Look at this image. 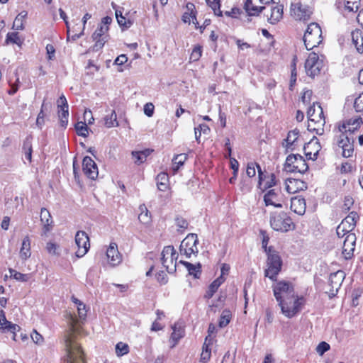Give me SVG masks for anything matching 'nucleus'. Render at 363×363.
I'll list each match as a JSON object with an SVG mask.
<instances>
[{
	"mask_svg": "<svg viewBox=\"0 0 363 363\" xmlns=\"http://www.w3.org/2000/svg\"><path fill=\"white\" fill-rule=\"evenodd\" d=\"M354 204V199L350 196H346L343 201V205L342 206V211L347 212L350 210L351 207Z\"/></svg>",
	"mask_w": 363,
	"mask_h": 363,
	"instance_id": "56",
	"label": "nucleus"
},
{
	"mask_svg": "<svg viewBox=\"0 0 363 363\" xmlns=\"http://www.w3.org/2000/svg\"><path fill=\"white\" fill-rule=\"evenodd\" d=\"M261 7L262 6H255L252 3V0H246L245 3V9L246 12L250 16L257 15L260 11H262L261 10Z\"/></svg>",
	"mask_w": 363,
	"mask_h": 363,
	"instance_id": "42",
	"label": "nucleus"
},
{
	"mask_svg": "<svg viewBox=\"0 0 363 363\" xmlns=\"http://www.w3.org/2000/svg\"><path fill=\"white\" fill-rule=\"evenodd\" d=\"M299 132L297 130H294L289 132L287 138L284 140L282 145L286 148V150H294L298 145L299 141L298 137Z\"/></svg>",
	"mask_w": 363,
	"mask_h": 363,
	"instance_id": "29",
	"label": "nucleus"
},
{
	"mask_svg": "<svg viewBox=\"0 0 363 363\" xmlns=\"http://www.w3.org/2000/svg\"><path fill=\"white\" fill-rule=\"evenodd\" d=\"M106 256L109 264L112 266L118 265L122 260L121 255L118 250L117 244L115 242L110 243L106 251Z\"/></svg>",
	"mask_w": 363,
	"mask_h": 363,
	"instance_id": "26",
	"label": "nucleus"
},
{
	"mask_svg": "<svg viewBox=\"0 0 363 363\" xmlns=\"http://www.w3.org/2000/svg\"><path fill=\"white\" fill-rule=\"evenodd\" d=\"M338 146L342 148V155L344 157H350L354 152L353 139L349 138L347 135L341 133L337 140Z\"/></svg>",
	"mask_w": 363,
	"mask_h": 363,
	"instance_id": "20",
	"label": "nucleus"
},
{
	"mask_svg": "<svg viewBox=\"0 0 363 363\" xmlns=\"http://www.w3.org/2000/svg\"><path fill=\"white\" fill-rule=\"evenodd\" d=\"M277 303L281 314L287 318H292L301 311L306 304V298L296 294Z\"/></svg>",
	"mask_w": 363,
	"mask_h": 363,
	"instance_id": "2",
	"label": "nucleus"
},
{
	"mask_svg": "<svg viewBox=\"0 0 363 363\" xmlns=\"http://www.w3.org/2000/svg\"><path fill=\"white\" fill-rule=\"evenodd\" d=\"M155 106L152 103H147L144 106V113L148 117H151L154 113Z\"/></svg>",
	"mask_w": 363,
	"mask_h": 363,
	"instance_id": "63",
	"label": "nucleus"
},
{
	"mask_svg": "<svg viewBox=\"0 0 363 363\" xmlns=\"http://www.w3.org/2000/svg\"><path fill=\"white\" fill-rule=\"evenodd\" d=\"M307 115L308 118V130L322 135L324 132L325 119L322 107L318 103H313L309 107Z\"/></svg>",
	"mask_w": 363,
	"mask_h": 363,
	"instance_id": "3",
	"label": "nucleus"
},
{
	"mask_svg": "<svg viewBox=\"0 0 363 363\" xmlns=\"http://www.w3.org/2000/svg\"><path fill=\"white\" fill-rule=\"evenodd\" d=\"M354 108L357 112L363 111V92L355 99L354 102Z\"/></svg>",
	"mask_w": 363,
	"mask_h": 363,
	"instance_id": "57",
	"label": "nucleus"
},
{
	"mask_svg": "<svg viewBox=\"0 0 363 363\" xmlns=\"http://www.w3.org/2000/svg\"><path fill=\"white\" fill-rule=\"evenodd\" d=\"M182 20L185 23H190L191 21H192V23L195 25V27L196 28H198L199 23L196 18L195 6L194 4L190 2L186 4V11L182 15Z\"/></svg>",
	"mask_w": 363,
	"mask_h": 363,
	"instance_id": "28",
	"label": "nucleus"
},
{
	"mask_svg": "<svg viewBox=\"0 0 363 363\" xmlns=\"http://www.w3.org/2000/svg\"><path fill=\"white\" fill-rule=\"evenodd\" d=\"M359 216L357 212H350V214L347 217H345L340 224V229H346L348 231L351 232L355 228Z\"/></svg>",
	"mask_w": 363,
	"mask_h": 363,
	"instance_id": "31",
	"label": "nucleus"
},
{
	"mask_svg": "<svg viewBox=\"0 0 363 363\" xmlns=\"http://www.w3.org/2000/svg\"><path fill=\"white\" fill-rule=\"evenodd\" d=\"M157 186L160 191H164L168 189L169 186V177L164 172L160 173L157 177Z\"/></svg>",
	"mask_w": 363,
	"mask_h": 363,
	"instance_id": "37",
	"label": "nucleus"
},
{
	"mask_svg": "<svg viewBox=\"0 0 363 363\" xmlns=\"http://www.w3.org/2000/svg\"><path fill=\"white\" fill-rule=\"evenodd\" d=\"M68 339L66 342V351L68 363H84V353L80 345H77Z\"/></svg>",
	"mask_w": 363,
	"mask_h": 363,
	"instance_id": "14",
	"label": "nucleus"
},
{
	"mask_svg": "<svg viewBox=\"0 0 363 363\" xmlns=\"http://www.w3.org/2000/svg\"><path fill=\"white\" fill-rule=\"evenodd\" d=\"M269 223L272 228L276 231L286 233L295 229L292 219L285 212H274L270 215Z\"/></svg>",
	"mask_w": 363,
	"mask_h": 363,
	"instance_id": "4",
	"label": "nucleus"
},
{
	"mask_svg": "<svg viewBox=\"0 0 363 363\" xmlns=\"http://www.w3.org/2000/svg\"><path fill=\"white\" fill-rule=\"evenodd\" d=\"M129 347L127 344L120 342L116 345V353L118 357L128 354Z\"/></svg>",
	"mask_w": 363,
	"mask_h": 363,
	"instance_id": "53",
	"label": "nucleus"
},
{
	"mask_svg": "<svg viewBox=\"0 0 363 363\" xmlns=\"http://www.w3.org/2000/svg\"><path fill=\"white\" fill-rule=\"evenodd\" d=\"M40 222L43 225V233L45 234L52 228L53 220L49 211L45 208H42L40 211Z\"/></svg>",
	"mask_w": 363,
	"mask_h": 363,
	"instance_id": "32",
	"label": "nucleus"
},
{
	"mask_svg": "<svg viewBox=\"0 0 363 363\" xmlns=\"http://www.w3.org/2000/svg\"><path fill=\"white\" fill-rule=\"evenodd\" d=\"M87 310L86 308V306L84 303H79V306H77V314L78 316H76L74 314L69 313L67 314V323L69 324V331L65 336V345L66 346V342L68 339L72 340L73 343L77 345H79V344L77 341V335L82 334V324L84 323L86 318Z\"/></svg>",
	"mask_w": 363,
	"mask_h": 363,
	"instance_id": "1",
	"label": "nucleus"
},
{
	"mask_svg": "<svg viewBox=\"0 0 363 363\" xmlns=\"http://www.w3.org/2000/svg\"><path fill=\"white\" fill-rule=\"evenodd\" d=\"M303 41L307 50H312L318 46L323 41L322 30L316 23H311L308 26L303 35Z\"/></svg>",
	"mask_w": 363,
	"mask_h": 363,
	"instance_id": "5",
	"label": "nucleus"
},
{
	"mask_svg": "<svg viewBox=\"0 0 363 363\" xmlns=\"http://www.w3.org/2000/svg\"><path fill=\"white\" fill-rule=\"evenodd\" d=\"M330 350V345L325 342H321L316 347V351L320 355H323Z\"/></svg>",
	"mask_w": 363,
	"mask_h": 363,
	"instance_id": "59",
	"label": "nucleus"
},
{
	"mask_svg": "<svg viewBox=\"0 0 363 363\" xmlns=\"http://www.w3.org/2000/svg\"><path fill=\"white\" fill-rule=\"evenodd\" d=\"M355 234H348L343 243L342 254L345 259H350L353 257L356 243Z\"/></svg>",
	"mask_w": 363,
	"mask_h": 363,
	"instance_id": "23",
	"label": "nucleus"
},
{
	"mask_svg": "<svg viewBox=\"0 0 363 363\" xmlns=\"http://www.w3.org/2000/svg\"><path fill=\"white\" fill-rule=\"evenodd\" d=\"M273 294L277 302L282 299L292 296L295 292L294 284L289 281L279 280L272 286Z\"/></svg>",
	"mask_w": 363,
	"mask_h": 363,
	"instance_id": "8",
	"label": "nucleus"
},
{
	"mask_svg": "<svg viewBox=\"0 0 363 363\" xmlns=\"http://www.w3.org/2000/svg\"><path fill=\"white\" fill-rule=\"evenodd\" d=\"M43 108H44V103L42 104L40 111L38 113L37 119H36V125L40 128H42V126L44 125V123H45V121H44L45 114H44Z\"/></svg>",
	"mask_w": 363,
	"mask_h": 363,
	"instance_id": "61",
	"label": "nucleus"
},
{
	"mask_svg": "<svg viewBox=\"0 0 363 363\" xmlns=\"http://www.w3.org/2000/svg\"><path fill=\"white\" fill-rule=\"evenodd\" d=\"M45 249L48 254L52 256L59 257L60 255V245L53 242H48L46 244Z\"/></svg>",
	"mask_w": 363,
	"mask_h": 363,
	"instance_id": "46",
	"label": "nucleus"
},
{
	"mask_svg": "<svg viewBox=\"0 0 363 363\" xmlns=\"http://www.w3.org/2000/svg\"><path fill=\"white\" fill-rule=\"evenodd\" d=\"M21 327L17 325L12 323L11 322L6 320L5 313L3 310H0V330L3 333H10L12 334V339L14 341L17 340L16 332H18Z\"/></svg>",
	"mask_w": 363,
	"mask_h": 363,
	"instance_id": "19",
	"label": "nucleus"
},
{
	"mask_svg": "<svg viewBox=\"0 0 363 363\" xmlns=\"http://www.w3.org/2000/svg\"><path fill=\"white\" fill-rule=\"evenodd\" d=\"M291 16L296 21H308L312 14L311 9L306 6L303 5L300 2H294L291 5L290 9Z\"/></svg>",
	"mask_w": 363,
	"mask_h": 363,
	"instance_id": "15",
	"label": "nucleus"
},
{
	"mask_svg": "<svg viewBox=\"0 0 363 363\" xmlns=\"http://www.w3.org/2000/svg\"><path fill=\"white\" fill-rule=\"evenodd\" d=\"M9 274L11 277L22 282H26L30 279L29 274H22L13 269H9Z\"/></svg>",
	"mask_w": 363,
	"mask_h": 363,
	"instance_id": "47",
	"label": "nucleus"
},
{
	"mask_svg": "<svg viewBox=\"0 0 363 363\" xmlns=\"http://www.w3.org/2000/svg\"><path fill=\"white\" fill-rule=\"evenodd\" d=\"M75 245L77 250L75 255L80 258L84 257L90 247L89 238L84 231H77L75 235Z\"/></svg>",
	"mask_w": 363,
	"mask_h": 363,
	"instance_id": "16",
	"label": "nucleus"
},
{
	"mask_svg": "<svg viewBox=\"0 0 363 363\" xmlns=\"http://www.w3.org/2000/svg\"><path fill=\"white\" fill-rule=\"evenodd\" d=\"M27 16L26 11L21 12L15 18L13 23V29L15 30H23V21Z\"/></svg>",
	"mask_w": 363,
	"mask_h": 363,
	"instance_id": "45",
	"label": "nucleus"
},
{
	"mask_svg": "<svg viewBox=\"0 0 363 363\" xmlns=\"http://www.w3.org/2000/svg\"><path fill=\"white\" fill-rule=\"evenodd\" d=\"M6 42L7 43H12L15 44H20L21 41L18 37V33L12 32L9 33L6 36Z\"/></svg>",
	"mask_w": 363,
	"mask_h": 363,
	"instance_id": "58",
	"label": "nucleus"
},
{
	"mask_svg": "<svg viewBox=\"0 0 363 363\" xmlns=\"http://www.w3.org/2000/svg\"><path fill=\"white\" fill-rule=\"evenodd\" d=\"M362 123V120L360 117L351 118L339 126V131L345 135H347L348 132L352 133L357 130Z\"/></svg>",
	"mask_w": 363,
	"mask_h": 363,
	"instance_id": "27",
	"label": "nucleus"
},
{
	"mask_svg": "<svg viewBox=\"0 0 363 363\" xmlns=\"http://www.w3.org/2000/svg\"><path fill=\"white\" fill-rule=\"evenodd\" d=\"M157 280L160 284H166L168 281L167 274L164 272H160L157 274Z\"/></svg>",
	"mask_w": 363,
	"mask_h": 363,
	"instance_id": "64",
	"label": "nucleus"
},
{
	"mask_svg": "<svg viewBox=\"0 0 363 363\" xmlns=\"http://www.w3.org/2000/svg\"><path fill=\"white\" fill-rule=\"evenodd\" d=\"M305 188L306 184L299 179H289L285 182V189L289 194H295Z\"/></svg>",
	"mask_w": 363,
	"mask_h": 363,
	"instance_id": "30",
	"label": "nucleus"
},
{
	"mask_svg": "<svg viewBox=\"0 0 363 363\" xmlns=\"http://www.w3.org/2000/svg\"><path fill=\"white\" fill-rule=\"evenodd\" d=\"M256 167L257 171L261 169L259 165L255 162H250L247 165L246 174L249 177H253L256 174Z\"/></svg>",
	"mask_w": 363,
	"mask_h": 363,
	"instance_id": "54",
	"label": "nucleus"
},
{
	"mask_svg": "<svg viewBox=\"0 0 363 363\" xmlns=\"http://www.w3.org/2000/svg\"><path fill=\"white\" fill-rule=\"evenodd\" d=\"M202 54V48L200 45H196L192 50L190 60L192 61H197L200 59Z\"/></svg>",
	"mask_w": 363,
	"mask_h": 363,
	"instance_id": "55",
	"label": "nucleus"
},
{
	"mask_svg": "<svg viewBox=\"0 0 363 363\" xmlns=\"http://www.w3.org/2000/svg\"><path fill=\"white\" fill-rule=\"evenodd\" d=\"M20 257L26 260L31 255L30 240L28 236H26L22 241V245L20 250Z\"/></svg>",
	"mask_w": 363,
	"mask_h": 363,
	"instance_id": "35",
	"label": "nucleus"
},
{
	"mask_svg": "<svg viewBox=\"0 0 363 363\" xmlns=\"http://www.w3.org/2000/svg\"><path fill=\"white\" fill-rule=\"evenodd\" d=\"M104 125L106 128L118 127L119 123L117 121V115L115 111L112 110L110 114H107L104 118Z\"/></svg>",
	"mask_w": 363,
	"mask_h": 363,
	"instance_id": "39",
	"label": "nucleus"
},
{
	"mask_svg": "<svg viewBox=\"0 0 363 363\" xmlns=\"http://www.w3.org/2000/svg\"><path fill=\"white\" fill-rule=\"evenodd\" d=\"M207 4L213 10L214 13L218 16H222V11L220 9V0H206Z\"/></svg>",
	"mask_w": 363,
	"mask_h": 363,
	"instance_id": "51",
	"label": "nucleus"
},
{
	"mask_svg": "<svg viewBox=\"0 0 363 363\" xmlns=\"http://www.w3.org/2000/svg\"><path fill=\"white\" fill-rule=\"evenodd\" d=\"M282 266L281 259L277 252L272 250L269 247L267 268L264 271V275L272 280H276L277 276L281 271Z\"/></svg>",
	"mask_w": 363,
	"mask_h": 363,
	"instance_id": "6",
	"label": "nucleus"
},
{
	"mask_svg": "<svg viewBox=\"0 0 363 363\" xmlns=\"http://www.w3.org/2000/svg\"><path fill=\"white\" fill-rule=\"evenodd\" d=\"M323 67V60L315 52H311L305 62V69L308 76L314 77L320 74Z\"/></svg>",
	"mask_w": 363,
	"mask_h": 363,
	"instance_id": "12",
	"label": "nucleus"
},
{
	"mask_svg": "<svg viewBox=\"0 0 363 363\" xmlns=\"http://www.w3.org/2000/svg\"><path fill=\"white\" fill-rule=\"evenodd\" d=\"M345 277V274L342 270L331 273L329 277V285L331 287L329 291L330 296H335L340 288Z\"/></svg>",
	"mask_w": 363,
	"mask_h": 363,
	"instance_id": "17",
	"label": "nucleus"
},
{
	"mask_svg": "<svg viewBox=\"0 0 363 363\" xmlns=\"http://www.w3.org/2000/svg\"><path fill=\"white\" fill-rule=\"evenodd\" d=\"M360 4V0H345V8L350 12L357 11Z\"/></svg>",
	"mask_w": 363,
	"mask_h": 363,
	"instance_id": "49",
	"label": "nucleus"
},
{
	"mask_svg": "<svg viewBox=\"0 0 363 363\" xmlns=\"http://www.w3.org/2000/svg\"><path fill=\"white\" fill-rule=\"evenodd\" d=\"M112 19L109 16H106L101 19L100 24L97 29L94 31L92 35V38L96 41L95 47L101 48L106 42L108 40V31L109 30V25L111 24Z\"/></svg>",
	"mask_w": 363,
	"mask_h": 363,
	"instance_id": "9",
	"label": "nucleus"
},
{
	"mask_svg": "<svg viewBox=\"0 0 363 363\" xmlns=\"http://www.w3.org/2000/svg\"><path fill=\"white\" fill-rule=\"evenodd\" d=\"M224 281L225 279L223 276H220L218 278L214 280L209 286L205 297L207 298H211Z\"/></svg>",
	"mask_w": 363,
	"mask_h": 363,
	"instance_id": "38",
	"label": "nucleus"
},
{
	"mask_svg": "<svg viewBox=\"0 0 363 363\" xmlns=\"http://www.w3.org/2000/svg\"><path fill=\"white\" fill-rule=\"evenodd\" d=\"M213 343V339L206 337L203 346V350L201 354V361L203 363H206L211 358V350L209 347Z\"/></svg>",
	"mask_w": 363,
	"mask_h": 363,
	"instance_id": "36",
	"label": "nucleus"
},
{
	"mask_svg": "<svg viewBox=\"0 0 363 363\" xmlns=\"http://www.w3.org/2000/svg\"><path fill=\"white\" fill-rule=\"evenodd\" d=\"M231 317L230 311L229 310H224L220 315L219 326L220 328L225 327L230 323Z\"/></svg>",
	"mask_w": 363,
	"mask_h": 363,
	"instance_id": "48",
	"label": "nucleus"
},
{
	"mask_svg": "<svg viewBox=\"0 0 363 363\" xmlns=\"http://www.w3.org/2000/svg\"><path fill=\"white\" fill-rule=\"evenodd\" d=\"M152 150L147 149L143 151H135L132 152L133 157L135 160V163L137 164H140L143 163L147 157L150 154Z\"/></svg>",
	"mask_w": 363,
	"mask_h": 363,
	"instance_id": "40",
	"label": "nucleus"
},
{
	"mask_svg": "<svg viewBox=\"0 0 363 363\" xmlns=\"http://www.w3.org/2000/svg\"><path fill=\"white\" fill-rule=\"evenodd\" d=\"M177 255L173 246H166L162 252V264L169 273L176 271Z\"/></svg>",
	"mask_w": 363,
	"mask_h": 363,
	"instance_id": "13",
	"label": "nucleus"
},
{
	"mask_svg": "<svg viewBox=\"0 0 363 363\" xmlns=\"http://www.w3.org/2000/svg\"><path fill=\"white\" fill-rule=\"evenodd\" d=\"M19 77L16 74V81L13 83L10 82L11 89L8 91V94L10 95H13L18 90V84H19Z\"/></svg>",
	"mask_w": 363,
	"mask_h": 363,
	"instance_id": "60",
	"label": "nucleus"
},
{
	"mask_svg": "<svg viewBox=\"0 0 363 363\" xmlns=\"http://www.w3.org/2000/svg\"><path fill=\"white\" fill-rule=\"evenodd\" d=\"M57 104L60 125L66 128L68 124L69 106L65 96L64 95L60 96Z\"/></svg>",
	"mask_w": 363,
	"mask_h": 363,
	"instance_id": "18",
	"label": "nucleus"
},
{
	"mask_svg": "<svg viewBox=\"0 0 363 363\" xmlns=\"http://www.w3.org/2000/svg\"><path fill=\"white\" fill-rule=\"evenodd\" d=\"M173 332L171 335V339L174 341V345L177 341L181 339L184 334V328L178 324H174L172 327Z\"/></svg>",
	"mask_w": 363,
	"mask_h": 363,
	"instance_id": "43",
	"label": "nucleus"
},
{
	"mask_svg": "<svg viewBox=\"0 0 363 363\" xmlns=\"http://www.w3.org/2000/svg\"><path fill=\"white\" fill-rule=\"evenodd\" d=\"M84 174L90 179H95L99 174L98 167L95 162L89 156H86L82 162Z\"/></svg>",
	"mask_w": 363,
	"mask_h": 363,
	"instance_id": "21",
	"label": "nucleus"
},
{
	"mask_svg": "<svg viewBox=\"0 0 363 363\" xmlns=\"http://www.w3.org/2000/svg\"><path fill=\"white\" fill-rule=\"evenodd\" d=\"M23 150L26 158L30 162L32 157V143L30 137H27L24 140Z\"/></svg>",
	"mask_w": 363,
	"mask_h": 363,
	"instance_id": "44",
	"label": "nucleus"
},
{
	"mask_svg": "<svg viewBox=\"0 0 363 363\" xmlns=\"http://www.w3.org/2000/svg\"><path fill=\"white\" fill-rule=\"evenodd\" d=\"M262 11L267 21L271 24H276L283 18V6L274 4H267V5L262 6Z\"/></svg>",
	"mask_w": 363,
	"mask_h": 363,
	"instance_id": "11",
	"label": "nucleus"
},
{
	"mask_svg": "<svg viewBox=\"0 0 363 363\" xmlns=\"http://www.w3.org/2000/svg\"><path fill=\"white\" fill-rule=\"evenodd\" d=\"M30 337L35 344L41 345L43 342V336L36 330L33 332V333L30 335Z\"/></svg>",
	"mask_w": 363,
	"mask_h": 363,
	"instance_id": "62",
	"label": "nucleus"
},
{
	"mask_svg": "<svg viewBox=\"0 0 363 363\" xmlns=\"http://www.w3.org/2000/svg\"><path fill=\"white\" fill-rule=\"evenodd\" d=\"M320 148L321 147L318 138L313 136L308 143L305 144L303 151L308 159L315 160Z\"/></svg>",
	"mask_w": 363,
	"mask_h": 363,
	"instance_id": "22",
	"label": "nucleus"
},
{
	"mask_svg": "<svg viewBox=\"0 0 363 363\" xmlns=\"http://www.w3.org/2000/svg\"><path fill=\"white\" fill-rule=\"evenodd\" d=\"M140 214L138 215V220L143 224H148L151 221V216L149 211L146 206L143 204L139 207Z\"/></svg>",
	"mask_w": 363,
	"mask_h": 363,
	"instance_id": "41",
	"label": "nucleus"
},
{
	"mask_svg": "<svg viewBox=\"0 0 363 363\" xmlns=\"http://www.w3.org/2000/svg\"><path fill=\"white\" fill-rule=\"evenodd\" d=\"M187 156L185 154H179L175 156L173 160V164L174 165H176V167H173V171L175 172L178 170L180 166L183 165L184 162L186 160Z\"/></svg>",
	"mask_w": 363,
	"mask_h": 363,
	"instance_id": "50",
	"label": "nucleus"
},
{
	"mask_svg": "<svg viewBox=\"0 0 363 363\" xmlns=\"http://www.w3.org/2000/svg\"><path fill=\"white\" fill-rule=\"evenodd\" d=\"M352 40L354 45L357 50L359 53L363 52V31L360 30H355L352 32Z\"/></svg>",
	"mask_w": 363,
	"mask_h": 363,
	"instance_id": "34",
	"label": "nucleus"
},
{
	"mask_svg": "<svg viewBox=\"0 0 363 363\" xmlns=\"http://www.w3.org/2000/svg\"><path fill=\"white\" fill-rule=\"evenodd\" d=\"M306 204L302 197L296 196L291 199V209L298 215H303L306 212Z\"/></svg>",
	"mask_w": 363,
	"mask_h": 363,
	"instance_id": "33",
	"label": "nucleus"
},
{
	"mask_svg": "<svg viewBox=\"0 0 363 363\" xmlns=\"http://www.w3.org/2000/svg\"><path fill=\"white\" fill-rule=\"evenodd\" d=\"M198 242L196 234L189 233L187 235L182 241L179 247L181 255H184L186 258H191V255L196 256L199 252Z\"/></svg>",
	"mask_w": 363,
	"mask_h": 363,
	"instance_id": "10",
	"label": "nucleus"
},
{
	"mask_svg": "<svg viewBox=\"0 0 363 363\" xmlns=\"http://www.w3.org/2000/svg\"><path fill=\"white\" fill-rule=\"evenodd\" d=\"M75 129L77 131V133L82 137H86L88 135V127L86 124L84 122H78L75 125Z\"/></svg>",
	"mask_w": 363,
	"mask_h": 363,
	"instance_id": "52",
	"label": "nucleus"
},
{
	"mask_svg": "<svg viewBox=\"0 0 363 363\" xmlns=\"http://www.w3.org/2000/svg\"><path fill=\"white\" fill-rule=\"evenodd\" d=\"M258 187L262 191L266 190L276 184V177L274 174L268 176L264 175L261 169L258 170Z\"/></svg>",
	"mask_w": 363,
	"mask_h": 363,
	"instance_id": "24",
	"label": "nucleus"
},
{
	"mask_svg": "<svg viewBox=\"0 0 363 363\" xmlns=\"http://www.w3.org/2000/svg\"><path fill=\"white\" fill-rule=\"evenodd\" d=\"M308 169V166L304 158L298 155H289L286 160L284 169L291 173H305Z\"/></svg>",
	"mask_w": 363,
	"mask_h": 363,
	"instance_id": "7",
	"label": "nucleus"
},
{
	"mask_svg": "<svg viewBox=\"0 0 363 363\" xmlns=\"http://www.w3.org/2000/svg\"><path fill=\"white\" fill-rule=\"evenodd\" d=\"M264 201L266 206H273L281 208L279 191L275 189L269 190L264 196Z\"/></svg>",
	"mask_w": 363,
	"mask_h": 363,
	"instance_id": "25",
	"label": "nucleus"
}]
</instances>
